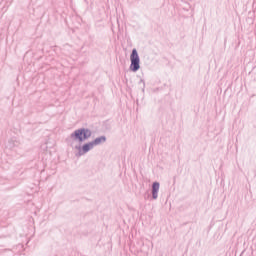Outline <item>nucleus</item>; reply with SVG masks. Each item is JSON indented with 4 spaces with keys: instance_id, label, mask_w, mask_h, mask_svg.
Here are the masks:
<instances>
[{
    "instance_id": "1",
    "label": "nucleus",
    "mask_w": 256,
    "mask_h": 256,
    "mask_svg": "<svg viewBox=\"0 0 256 256\" xmlns=\"http://www.w3.org/2000/svg\"><path fill=\"white\" fill-rule=\"evenodd\" d=\"M71 137H75L78 139V141H85V139H89V137H91V131L78 129L73 134H71Z\"/></svg>"
},
{
    "instance_id": "2",
    "label": "nucleus",
    "mask_w": 256,
    "mask_h": 256,
    "mask_svg": "<svg viewBox=\"0 0 256 256\" xmlns=\"http://www.w3.org/2000/svg\"><path fill=\"white\" fill-rule=\"evenodd\" d=\"M130 65H140L141 59L139 58V53L137 52V49H133L130 54Z\"/></svg>"
},
{
    "instance_id": "3",
    "label": "nucleus",
    "mask_w": 256,
    "mask_h": 256,
    "mask_svg": "<svg viewBox=\"0 0 256 256\" xmlns=\"http://www.w3.org/2000/svg\"><path fill=\"white\" fill-rule=\"evenodd\" d=\"M161 187V184L158 181H155L152 183V199L156 201V199L159 197V188Z\"/></svg>"
},
{
    "instance_id": "4",
    "label": "nucleus",
    "mask_w": 256,
    "mask_h": 256,
    "mask_svg": "<svg viewBox=\"0 0 256 256\" xmlns=\"http://www.w3.org/2000/svg\"><path fill=\"white\" fill-rule=\"evenodd\" d=\"M94 147L95 146H94L93 142H90V143L83 145L82 151H83V153H87L88 151H91V149H93Z\"/></svg>"
},
{
    "instance_id": "5",
    "label": "nucleus",
    "mask_w": 256,
    "mask_h": 256,
    "mask_svg": "<svg viewBox=\"0 0 256 256\" xmlns=\"http://www.w3.org/2000/svg\"><path fill=\"white\" fill-rule=\"evenodd\" d=\"M145 245L142 246V249L138 250L136 256H149V252L145 249Z\"/></svg>"
},
{
    "instance_id": "6",
    "label": "nucleus",
    "mask_w": 256,
    "mask_h": 256,
    "mask_svg": "<svg viewBox=\"0 0 256 256\" xmlns=\"http://www.w3.org/2000/svg\"><path fill=\"white\" fill-rule=\"evenodd\" d=\"M105 141H106V138H105L104 136H102V137L96 138V139L92 142V144H93L94 147H95V145H101V143H105Z\"/></svg>"
},
{
    "instance_id": "7",
    "label": "nucleus",
    "mask_w": 256,
    "mask_h": 256,
    "mask_svg": "<svg viewBox=\"0 0 256 256\" xmlns=\"http://www.w3.org/2000/svg\"><path fill=\"white\" fill-rule=\"evenodd\" d=\"M130 71H133V73H137L139 69H141V65H130L129 66Z\"/></svg>"
},
{
    "instance_id": "8",
    "label": "nucleus",
    "mask_w": 256,
    "mask_h": 256,
    "mask_svg": "<svg viewBox=\"0 0 256 256\" xmlns=\"http://www.w3.org/2000/svg\"><path fill=\"white\" fill-rule=\"evenodd\" d=\"M130 252L133 253V250L131 249V243H130Z\"/></svg>"
}]
</instances>
